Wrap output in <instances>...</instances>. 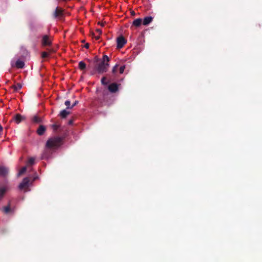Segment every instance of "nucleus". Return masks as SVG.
Instances as JSON below:
<instances>
[{"label": "nucleus", "mask_w": 262, "mask_h": 262, "mask_svg": "<svg viewBox=\"0 0 262 262\" xmlns=\"http://www.w3.org/2000/svg\"><path fill=\"white\" fill-rule=\"evenodd\" d=\"M62 138L58 136L50 138L47 141L46 146L49 149L57 148L62 144Z\"/></svg>", "instance_id": "nucleus-1"}, {"label": "nucleus", "mask_w": 262, "mask_h": 262, "mask_svg": "<svg viewBox=\"0 0 262 262\" xmlns=\"http://www.w3.org/2000/svg\"><path fill=\"white\" fill-rule=\"evenodd\" d=\"M109 61L110 58L107 55H105L103 56L102 61L96 67V70L99 73L102 74L107 71Z\"/></svg>", "instance_id": "nucleus-2"}, {"label": "nucleus", "mask_w": 262, "mask_h": 262, "mask_svg": "<svg viewBox=\"0 0 262 262\" xmlns=\"http://www.w3.org/2000/svg\"><path fill=\"white\" fill-rule=\"evenodd\" d=\"M52 16L55 19L59 20L62 19L64 16V10L59 7H57L55 10L53 11Z\"/></svg>", "instance_id": "nucleus-3"}, {"label": "nucleus", "mask_w": 262, "mask_h": 262, "mask_svg": "<svg viewBox=\"0 0 262 262\" xmlns=\"http://www.w3.org/2000/svg\"><path fill=\"white\" fill-rule=\"evenodd\" d=\"M126 43V40L122 36H120L117 38V48L118 49L122 48Z\"/></svg>", "instance_id": "nucleus-4"}, {"label": "nucleus", "mask_w": 262, "mask_h": 262, "mask_svg": "<svg viewBox=\"0 0 262 262\" xmlns=\"http://www.w3.org/2000/svg\"><path fill=\"white\" fill-rule=\"evenodd\" d=\"M30 182V179L28 177L25 178L21 183L19 185V188L20 189H23L25 188H28L29 187V184Z\"/></svg>", "instance_id": "nucleus-5"}, {"label": "nucleus", "mask_w": 262, "mask_h": 262, "mask_svg": "<svg viewBox=\"0 0 262 262\" xmlns=\"http://www.w3.org/2000/svg\"><path fill=\"white\" fill-rule=\"evenodd\" d=\"M118 86L117 83H112L108 85V90L111 93H115L118 91Z\"/></svg>", "instance_id": "nucleus-6"}, {"label": "nucleus", "mask_w": 262, "mask_h": 262, "mask_svg": "<svg viewBox=\"0 0 262 262\" xmlns=\"http://www.w3.org/2000/svg\"><path fill=\"white\" fill-rule=\"evenodd\" d=\"M42 45L44 46H50L51 41L47 35H43L42 39Z\"/></svg>", "instance_id": "nucleus-7"}, {"label": "nucleus", "mask_w": 262, "mask_h": 262, "mask_svg": "<svg viewBox=\"0 0 262 262\" xmlns=\"http://www.w3.org/2000/svg\"><path fill=\"white\" fill-rule=\"evenodd\" d=\"M3 211L5 214H9L13 213L14 211V210L13 208H11L10 207V205L9 204V205L7 206H5L3 208Z\"/></svg>", "instance_id": "nucleus-8"}, {"label": "nucleus", "mask_w": 262, "mask_h": 262, "mask_svg": "<svg viewBox=\"0 0 262 262\" xmlns=\"http://www.w3.org/2000/svg\"><path fill=\"white\" fill-rule=\"evenodd\" d=\"M46 130V127L42 125H40L36 130L37 134L39 136H41L44 134Z\"/></svg>", "instance_id": "nucleus-9"}, {"label": "nucleus", "mask_w": 262, "mask_h": 262, "mask_svg": "<svg viewBox=\"0 0 262 262\" xmlns=\"http://www.w3.org/2000/svg\"><path fill=\"white\" fill-rule=\"evenodd\" d=\"M8 173V169L5 167L0 166V176L5 177Z\"/></svg>", "instance_id": "nucleus-10"}, {"label": "nucleus", "mask_w": 262, "mask_h": 262, "mask_svg": "<svg viewBox=\"0 0 262 262\" xmlns=\"http://www.w3.org/2000/svg\"><path fill=\"white\" fill-rule=\"evenodd\" d=\"M25 117L21 116L20 114H16L14 117V120H15V121L16 122V123L18 124L21 121H23V120L25 119Z\"/></svg>", "instance_id": "nucleus-11"}, {"label": "nucleus", "mask_w": 262, "mask_h": 262, "mask_svg": "<svg viewBox=\"0 0 262 262\" xmlns=\"http://www.w3.org/2000/svg\"><path fill=\"white\" fill-rule=\"evenodd\" d=\"M153 18L151 16H146L144 17L143 20V24L144 26L149 25L152 21Z\"/></svg>", "instance_id": "nucleus-12"}, {"label": "nucleus", "mask_w": 262, "mask_h": 262, "mask_svg": "<svg viewBox=\"0 0 262 262\" xmlns=\"http://www.w3.org/2000/svg\"><path fill=\"white\" fill-rule=\"evenodd\" d=\"M24 66H25L24 62L21 60H17L15 63L16 67L18 69L23 68Z\"/></svg>", "instance_id": "nucleus-13"}, {"label": "nucleus", "mask_w": 262, "mask_h": 262, "mask_svg": "<svg viewBox=\"0 0 262 262\" xmlns=\"http://www.w3.org/2000/svg\"><path fill=\"white\" fill-rule=\"evenodd\" d=\"M142 22V19L141 18H137L135 19L133 22V25L136 27H139L141 26Z\"/></svg>", "instance_id": "nucleus-14"}, {"label": "nucleus", "mask_w": 262, "mask_h": 262, "mask_svg": "<svg viewBox=\"0 0 262 262\" xmlns=\"http://www.w3.org/2000/svg\"><path fill=\"white\" fill-rule=\"evenodd\" d=\"M70 114V112L67 111L66 110L61 111L60 113V116L62 118H66L68 115Z\"/></svg>", "instance_id": "nucleus-15"}, {"label": "nucleus", "mask_w": 262, "mask_h": 262, "mask_svg": "<svg viewBox=\"0 0 262 262\" xmlns=\"http://www.w3.org/2000/svg\"><path fill=\"white\" fill-rule=\"evenodd\" d=\"M78 68L81 70H84L86 68V64L83 61H81L78 63Z\"/></svg>", "instance_id": "nucleus-16"}, {"label": "nucleus", "mask_w": 262, "mask_h": 262, "mask_svg": "<svg viewBox=\"0 0 262 262\" xmlns=\"http://www.w3.org/2000/svg\"><path fill=\"white\" fill-rule=\"evenodd\" d=\"M21 88L22 85L20 83H17L16 84L12 86V88H13L15 91H18V90H20Z\"/></svg>", "instance_id": "nucleus-17"}, {"label": "nucleus", "mask_w": 262, "mask_h": 262, "mask_svg": "<svg viewBox=\"0 0 262 262\" xmlns=\"http://www.w3.org/2000/svg\"><path fill=\"white\" fill-rule=\"evenodd\" d=\"M32 121L36 123H39L41 122V119L37 116H34L32 119Z\"/></svg>", "instance_id": "nucleus-18"}, {"label": "nucleus", "mask_w": 262, "mask_h": 262, "mask_svg": "<svg viewBox=\"0 0 262 262\" xmlns=\"http://www.w3.org/2000/svg\"><path fill=\"white\" fill-rule=\"evenodd\" d=\"M6 192V189L5 187H0V198L3 197Z\"/></svg>", "instance_id": "nucleus-19"}, {"label": "nucleus", "mask_w": 262, "mask_h": 262, "mask_svg": "<svg viewBox=\"0 0 262 262\" xmlns=\"http://www.w3.org/2000/svg\"><path fill=\"white\" fill-rule=\"evenodd\" d=\"M64 104L67 106V108H72V105H71V101L69 100H67L65 101Z\"/></svg>", "instance_id": "nucleus-20"}, {"label": "nucleus", "mask_w": 262, "mask_h": 262, "mask_svg": "<svg viewBox=\"0 0 262 262\" xmlns=\"http://www.w3.org/2000/svg\"><path fill=\"white\" fill-rule=\"evenodd\" d=\"M60 125L57 124H54L52 125V127L54 131H57V129L59 128Z\"/></svg>", "instance_id": "nucleus-21"}, {"label": "nucleus", "mask_w": 262, "mask_h": 262, "mask_svg": "<svg viewBox=\"0 0 262 262\" xmlns=\"http://www.w3.org/2000/svg\"><path fill=\"white\" fill-rule=\"evenodd\" d=\"M34 158H30L29 159L28 161V165H33L34 163Z\"/></svg>", "instance_id": "nucleus-22"}, {"label": "nucleus", "mask_w": 262, "mask_h": 262, "mask_svg": "<svg viewBox=\"0 0 262 262\" xmlns=\"http://www.w3.org/2000/svg\"><path fill=\"white\" fill-rule=\"evenodd\" d=\"M27 170V168L26 167H23L19 171V173H18V175H21L23 174L24 173H25L26 172Z\"/></svg>", "instance_id": "nucleus-23"}, {"label": "nucleus", "mask_w": 262, "mask_h": 262, "mask_svg": "<svg viewBox=\"0 0 262 262\" xmlns=\"http://www.w3.org/2000/svg\"><path fill=\"white\" fill-rule=\"evenodd\" d=\"M106 79V77H103L101 79V83L103 84V85H107L108 84V82H106L105 80Z\"/></svg>", "instance_id": "nucleus-24"}, {"label": "nucleus", "mask_w": 262, "mask_h": 262, "mask_svg": "<svg viewBox=\"0 0 262 262\" xmlns=\"http://www.w3.org/2000/svg\"><path fill=\"white\" fill-rule=\"evenodd\" d=\"M49 53L46 52H43L42 53H41V57L43 58H47L49 56Z\"/></svg>", "instance_id": "nucleus-25"}, {"label": "nucleus", "mask_w": 262, "mask_h": 262, "mask_svg": "<svg viewBox=\"0 0 262 262\" xmlns=\"http://www.w3.org/2000/svg\"><path fill=\"white\" fill-rule=\"evenodd\" d=\"M125 66H121L120 69H119V73L120 74H122L124 71V69H125Z\"/></svg>", "instance_id": "nucleus-26"}, {"label": "nucleus", "mask_w": 262, "mask_h": 262, "mask_svg": "<svg viewBox=\"0 0 262 262\" xmlns=\"http://www.w3.org/2000/svg\"><path fill=\"white\" fill-rule=\"evenodd\" d=\"M117 68H118V65L116 64L115 65V66H114L112 69V73L113 74H115L117 72Z\"/></svg>", "instance_id": "nucleus-27"}, {"label": "nucleus", "mask_w": 262, "mask_h": 262, "mask_svg": "<svg viewBox=\"0 0 262 262\" xmlns=\"http://www.w3.org/2000/svg\"><path fill=\"white\" fill-rule=\"evenodd\" d=\"M96 32L97 33H98V34H99L98 35H101L102 34V30L101 29H96Z\"/></svg>", "instance_id": "nucleus-28"}, {"label": "nucleus", "mask_w": 262, "mask_h": 262, "mask_svg": "<svg viewBox=\"0 0 262 262\" xmlns=\"http://www.w3.org/2000/svg\"><path fill=\"white\" fill-rule=\"evenodd\" d=\"M38 178V177L37 176V174L35 173L34 176L33 177L32 179V181H34L35 180H37Z\"/></svg>", "instance_id": "nucleus-29"}, {"label": "nucleus", "mask_w": 262, "mask_h": 262, "mask_svg": "<svg viewBox=\"0 0 262 262\" xmlns=\"http://www.w3.org/2000/svg\"><path fill=\"white\" fill-rule=\"evenodd\" d=\"M105 22H99L98 23V24L100 25V26H101L102 27H104V25H105Z\"/></svg>", "instance_id": "nucleus-30"}, {"label": "nucleus", "mask_w": 262, "mask_h": 262, "mask_svg": "<svg viewBox=\"0 0 262 262\" xmlns=\"http://www.w3.org/2000/svg\"><path fill=\"white\" fill-rule=\"evenodd\" d=\"M78 101H75L74 102V103L72 105V108H73L74 106H75L77 104H78Z\"/></svg>", "instance_id": "nucleus-31"}, {"label": "nucleus", "mask_w": 262, "mask_h": 262, "mask_svg": "<svg viewBox=\"0 0 262 262\" xmlns=\"http://www.w3.org/2000/svg\"><path fill=\"white\" fill-rule=\"evenodd\" d=\"M84 47L88 49L89 48V44L88 43H86L84 45Z\"/></svg>", "instance_id": "nucleus-32"}, {"label": "nucleus", "mask_w": 262, "mask_h": 262, "mask_svg": "<svg viewBox=\"0 0 262 262\" xmlns=\"http://www.w3.org/2000/svg\"><path fill=\"white\" fill-rule=\"evenodd\" d=\"M100 35H97V36H95V38L96 39V40H99L100 38Z\"/></svg>", "instance_id": "nucleus-33"}, {"label": "nucleus", "mask_w": 262, "mask_h": 262, "mask_svg": "<svg viewBox=\"0 0 262 262\" xmlns=\"http://www.w3.org/2000/svg\"><path fill=\"white\" fill-rule=\"evenodd\" d=\"M73 121L72 120H70L69 121L68 124L69 125H72V124H73Z\"/></svg>", "instance_id": "nucleus-34"}, {"label": "nucleus", "mask_w": 262, "mask_h": 262, "mask_svg": "<svg viewBox=\"0 0 262 262\" xmlns=\"http://www.w3.org/2000/svg\"><path fill=\"white\" fill-rule=\"evenodd\" d=\"M91 34L92 37H95V33L94 32H91Z\"/></svg>", "instance_id": "nucleus-35"}, {"label": "nucleus", "mask_w": 262, "mask_h": 262, "mask_svg": "<svg viewBox=\"0 0 262 262\" xmlns=\"http://www.w3.org/2000/svg\"><path fill=\"white\" fill-rule=\"evenodd\" d=\"M3 129L2 126L0 124V130H2Z\"/></svg>", "instance_id": "nucleus-36"}, {"label": "nucleus", "mask_w": 262, "mask_h": 262, "mask_svg": "<svg viewBox=\"0 0 262 262\" xmlns=\"http://www.w3.org/2000/svg\"><path fill=\"white\" fill-rule=\"evenodd\" d=\"M81 42H84V40H82V41H81Z\"/></svg>", "instance_id": "nucleus-37"}, {"label": "nucleus", "mask_w": 262, "mask_h": 262, "mask_svg": "<svg viewBox=\"0 0 262 262\" xmlns=\"http://www.w3.org/2000/svg\"><path fill=\"white\" fill-rule=\"evenodd\" d=\"M132 14H135V12H133L132 13Z\"/></svg>", "instance_id": "nucleus-38"}]
</instances>
